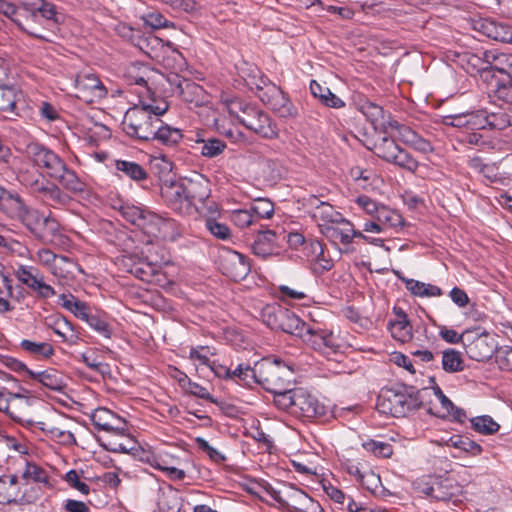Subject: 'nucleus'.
<instances>
[{
  "instance_id": "obj_64",
  "label": "nucleus",
  "mask_w": 512,
  "mask_h": 512,
  "mask_svg": "<svg viewBox=\"0 0 512 512\" xmlns=\"http://www.w3.org/2000/svg\"><path fill=\"white\" fill-rule=\"evenodd\" d=\"M54 333L61 337L63 342H67L71 345L76 344L79 339L71 322H69L65 317L60 320V324L58 325V328L55 329Z\"/></svg>"
},
{
  "instance_id": "obj_7",
  "label": "nucleus",
  "mask_w": 512,
  "mask_h": 512,
  "mask_svg": "<svg viewBox=\"0 0 512 512\" xmlns=\"http://www.w3.org/2000/svg\"><path fill=\"white\" fill-rule=\"evenodd\" d=\"M76 97L85 103H97L107 94V89L93 73H79L75 79Z\"/></svg>"
},
{
  "instance_id": "obj_50",
  "label": "nucleus",
  "mask_w": 512,
  "mask_h": 512,
  "mask_svg": "<svg viewBox=\"0 0 512 512\" xmlns=\"http://www.w3.org/2000/svg\"><path fill=\"white\" fill-rule=\"evenodd\" d=\"M468 166L491 181L498 179V169L496 165L494 163H485L483 159L478 156L470 158Z\"/></svg>"
},
{
  "instance_id": "obj_36",
  "label": "nucleus",
  "mask_w": 512,
  "mask_h": 512,
  "mask_svg": "<svg viewBox=\"0 0 512 512\" xmlns=\"http://www.w3.org/2000/svg\"><path fill=\"white\" fill-rule=\"evenodd\" d=\"M327 239L337 243L340 242L344 245L350 244V235H352V223L346 218L342 217L339 224L326 227L321 232Z\"/></svg>"
},
{
  "instance_id": "obj_43",
  "label": "nucleus",
  "mask_w": 512,
  "mask_h": 512,
  "mask_svg": "<svg viewBox=\"0 0 512 512\" xmlns=\"http://www.w3.org/2000/svg\"><path fill=\"white\" fill-rule=\"evenodd\" d=\"M62 300V306L72 312L77 318L87 321L89 316L91 315L90 307L80 300H78L76 297H74L72 294L65 295L62 294L60 296Z\"/></svg>"
},
{
  "instance_id": "obj_58",
  "label": "nucleus",
  "mask_w": 512,
  "mask_h": 512,
  "mask_svg": "<svg viewBox=\"0 0 512 512\" xmlns=\"http://www.w3.org/2000/svg\"><path fill=\"white\" fill-rule=\"evenodd\" d=\"M222 102L226 106L229 114L235 116L240 123L241 116L248 112V108L253 107V105L245 103L237 97H223Z\"/></svg>"
},
{
  "instance_id": "obj_3",
  "label": "nucleus",
  "mask_w": 512,
  "mask_h": 512,
  "mask_svg": "<svg viewBox=\"0 0 512 512\" xmlns=\"http://www.w3.org/2000/svg\"><path fill=\"white\" fill-rule=\"evenodd\" d=\"M293 370L281 360L263 359L252 371V377L266 391L279 393L293 384Z\"/></svg>"
},
{
  "instance_id": "obj_48",
  "label": "nucleus",
  "mask_w": 512,
  "mask_h": 512,
  "mask_svg": "<svg viewBox=\"0 0 512 512\" xmlns=\"http://www.w3.org/2000/svg\"><path fill=\"white\" fill-rule=\"evenodd\" d=\"M480 130H468L462 131L460 135V140L463 143L481 148V149H491L494 148L495 143L493 140L488 139Z\"/></svg>"
},
{
  "instance_id": "obj_8",
  "label": "nucleus",
  "mask_w": 512,
  "mask_h": 512,
  "mask_svg": "<svg viewBox=\"0 0 512 512\" xmlns=\"http://www.w3.org/2000/svg\"><path fill=\"white\" fill-rule=\"evenodd\" d=\"M153 76V70L149 66L133 63L130 67V95L135 94L137 101H153L154 92L151 88L150 81Z\"/></svg>"
},
{
  "instance_id": "obj_61",
  "label": "nucleus",
  "mask_w": 512,
  "mask_h": 512,
  "mask_svg": "<svg viewBox=\"0 0 512 512\" xmlns=\"http://www.w3.org/2000/svg\"><path fill=\"white\" fill-rule=\"evenodd\" d=\"M246 82L251 87V89L256 90L258 97L260 92L265 91V87H268V85H274V83H271L270 80L257 68L251 70V73L249 74L248 79H246Z\"/></svg>"
},
{
  "instance_id": "obj_53",
  "label": "nucleus",
  "mask_w": 512,
  "mask_h": 512,
  "mask_svg": "<svg viewBox=\"0 0 512 512\" xmlns=\"http://www.w3.org/2000/svg\"><path fill=\"white\" fill-rule=\"evenodd\" d=\"M274 394V403L275 405L284 411H288L289 413H294L295 406V397H296V389L288 387L285 391H280L279 393Z\"/></svg>"
},
{
  "instance_id": "obj_1",
  "label": "nucleus",
  "mask_w": 512,
  "mask_h": 512,
  "mask_svg": "<svg viewBox=\"0 0 512 512\" xmlns=\"http://www.w3.org/2000/svg\"><path fill=\"white\" fill-rule=\"evenodd\" d=\"M422 401L414 387L397 385L381 389L376 402L378 412L400 418L419 409Z\"/></svg>"
},
{
  "instance_id": "obj_31",
  "label": "nucleus",
  "mask_w": 512,
  "mask_h": 512,
  "mask_svg": "<svg viewBox=\"0 0 512 512\" xmlns=\"http://www.w3.org/2000/svg\"><path fill=\"white\" fill-rule=\"evenodd\" d=\"M307 328V324L302 321L294 312L284 308L275 330H281L285 333L302 338Z\"/></svg>"
},
{
  "instance_id": "obj_49",
  "label": "nucleus",
  "mask_w": 512,
  "mask_h": 512,
  "mask_svg": "<svg viewBox=\"0 0 512 512\" xmlns=\"http://www.w3.org/2000/svg\"><path fill=\"white\" fill-rule=\"evenodd\" d=\"M42 201L52 207L66 206L70 203L71 197L65 193L59 186L52 184L42 198Z\"/></svg>"
},
{
  "instance_id": "obj_46",
  "label": "nucleus",
  "mask_w": 512,
  "mask_h": 512,
  "mask_svg": "<svg viewBox=\"0 0 512 512\" xmlns=\"http://www.w3.org/2000/svg\"><path fill=\"white\" fill-rule=\"evenodd\" d=\"M461 352L455 349H447L442 354V368L448 373L460 372L464 369Z\"/></svg>"
},
{
  "instance_id": "obj_21",
  "label": "nucleus",
  "mask_w": 512,
  "mask_h": 512,
  "mask_svg": "<svg viewBox=\"0 0 512 512\" xmlns=\"http://www.w3.org/2000/svg\"><path fill=\"white\" fill-rule=\"evenodd\" d=\"M474 30L495 41L509 43L512 40V27L491 19H479L473 24Z\"/></svg>"
},
{
  "instance_id": "obj_30",
  "label": "nucleus",
  "mask_w": 512,
  "mask_h": 512,
  "mask_svg": "<svg viewBox=\"0 0 512 512\" xmlns=\"http://www.w3.org/2000/svg\"><path fill=\"white\" fill-rule=\"evenodd\" d=\"M135 15L139 17L145 25L153 29L174 27L173 22L167 20L160 12L153 9H143V5L139 0L133 4Z\"/></svg>"
},
{
  "instance_id": "obj_16",
  "label": "nucleus",
  "mask_w": 512,
  "mask_h": 512,
  "mask_svg": "<svg viewBox=\"0 0 512 512\" xmlns=\"http://www.w3.org/2000/svg\"><path fill=\"white\" fill-rule=\"evenodd\" d=\"M294 415L303 418H315L323 416L326 413V408L319 400L304 390L303 388H296Z\"/></svg>"
},
{
  "instance_id": "obj_18",
  "label": "nucleus",
  "mask_w": 512,
  "mask_h": 512,
  "mask_svg": "<svg viewBox=\"0 0 512 512\" xmlns=\"http://www.w3.org/2000/svg\"><path fill=\"white\" fill-rule=\"evenodd\" d=\"M171 85L175 86L176 92L187 102L199 106L204 101V90L195 82L173 74L168 77Z\"/></svg>"
},
{
  "instance_id": "obj_56",
  "label": "nucleus",
  "mask_w": 512,
  "mask_h": 512,
  "mask_svg": "<svg viewBox=\"0 0 512 512\" xmlns=\"http://www.w3.org/2000/svg\"><path fill=\"white\" fill-rule=\"evenodd\" d=\"M283 310L284 307L278 304H267L261 309L260 316L268 327L275 330Z\"/></svg>"
},
{
  "instance_id": "obj_11",
  "label": "nucleus",
  "mask_w": 512,
  "mask_h": 512,
  "mask_svg": "<svg viewBox=\"0 0 512 512\" xmlns=\"http://www.w3.org/2000/svg\"><path fill=\"white\" fill-rule=\"evenodd\" d=\"M9 217L18 219L35 236H40L41 228L49 219L44 217L38 210L28 207L20 197L10 207Z\"/></svg>"
},
{
  "instance_id": "obj_13",
  "label": "nucleus",
  "mask_w": 512,
  "mask_h": 512,
  "mask_svg": "<svg viewBox=\"0 0 512 512\" xmlns=\"http://www.w3.org/2000/svg\"><path fill=\"white\" fill-rule=\"evenodd\" d=\"M29 400L20 393L11 394L0 390V412L6 413L16 422H30L27 419Z\"/></svg>"
},
{
  "instance_id": "obj_38",
  "label": "nucleus",
  "mask_w": 512,
  "mask_h": 512,
  "mask_svg": "<svg viewBox=\"0 0 512 512\" xmlns=\"http://www.w3.org/2000/svg\"><path fill=\"white\" fill-rule=\"evenodd\" d=\"M310 91L315 98L327 107L340 109L345 106V102L341 98L332 93L328 87L319 84L315 80L310 83Z\"/></svg>"
},
{
  "instance_id": "obj_37",
  "label": "nucleus",
  "mask_w": 512,
  "mask_h": 512,
  "mask_svg": "<svg viewBox=\"0 0 512 512\" xmlns=\"http://www.w3.org/2000/svg\"><path fill=\"white\" fill-rule=\"evenodd\" d=\"M285 503L293 512H314L318 507V504L300 489H294Z\"/></svg>"
},
{
  "instance_id": "obj_27",
  "label": "nucleus",
  "mask_w": 512,
  "mask_h": 512,
  "mask_svg": "<svg viewBox=\"0 0 512 512\" xmlns=\"http://www.w3.org/2000/svg\"><path fill=\"white\" fill-rule=\"evenodd\" d=\"M479 130H503L507 127H511L510 116L503 111L489 112L486 109L477 110Z\"/></svg>"
},
{
  "instance_id": "obj_41",
  "label": "nucleus",
  "mask_w": 512,
  "mask_h": 512,
  "mask_svg": "<svg viewBox=\"0 0 512 512\" xmlns=\"http://www.w3.org/2000/svg\"><path fill=\"white\" fill-rule=\"evenodd\" d=\"M381 224L384 231L393 229L398 231L405 225L402 215L395 209H392L386 205L380 207V213L376 219Z\"/></svg>"
},
{
  "instance_id": "obj_10",
  "label": "nucleus",
  "mask_w": 512,
  "mask_h": 512,
  "mask_svg": "<svg viewBox=\"0 0 512 512\" xmlns=\"http://www.w3.org/2000/svg\"><path fill=\"white\" fill-rule=\"evenodd\" d=\"M301 339L313 349L325 355L336 354L341 348L339 339L333 332L326 329L313 328L309 325H307Z\"/></svg>"
},
{
  "instance_id": "obj_33",
  "label": "nucleus",
  "mask_w": 512,
  "mask_h": 512,
  "mask_svg": "<svg viewBox=\"0 0 512 512\" xmlns=\"http://www.w3.org/2000/svg\"><path fill=\"white\" fill-rule=\"evenodd\" d=\"M190 202L191 215L197 210L196 203L204 202L208 196L207 185L204 181L186 179L181 181Z\"/></svg>"
},
{
  "instance_id": "obj_40",
  "label": "nucleus",
  "mask_w": 512,
  "mask_h": 512,
  "mask_svg": "<svg viewBox=\"0 0 512 512\" xmlns=\"http://www.w3.org/2000/svg\"><path fill=\"white\" fill-rule=\"evenodd\" d=\"M130 459L150 467H155L157 460L148 445L140 443L130 435Z\"/></svg>"
},
{
  "instance_id": "obj_57",
  "label": "nucleus",
  "mask_w": 512,
  "mask_h": 512,
  "mask_svg": "<svg viewBox=\"0 0 512 512\" xmlns=\"http://www.w3.org/2000/svg\"><path fill=\"white\" fill-rule=\"evenodd\" d=\"M451 446L460 449L472 456H478L482 453V447L468 437L456 436L449 440Z\"/></svg>"
},
{
  "instance_id": "obj_34",
  "label": "nucleus",
  "mask_w": 512,
  "mask_h": 512,
  "mask_svg": "<svg viewBox=\"0 0 512 512\" xmlns=\"http://www.w3.org/2000/svg\"><path fill=\"white\" fill-rule=\"evenodd\" d=\"M157 237L164 241L174 242L185 234V227L174 219H164L159 216Z\"/></svg>"
},
{
  "instance_id": "obj_4",
  "label": "nucleus",
  "mask_w": 512,
  "mask_h": 512,
  "mask_svg": "<svg viewBox=\"0 0 512 512\" xmlns=\"http://www.w3.org/2000/svg\"><path fill=\"white\" fill-rule=\"evenodd\" d=\"M159 216L143 206H130V242L135 250L154 248Z\"/></svg>"
},
{
  "instance_id": "obj_12",
  "label": "nucleus",
  "mask_w": 512,
  "mask_h": 512,
  "mask_svg": "<svg viewBox=\"0 0 512 512\" xmlns=\"http://www.w3.org/2000/svg\"><path fill=\"white\" fill-rule=\"evenodd\" d=\"M259 99L280 117L296 115V109L289 98L277 85H268L264 92L259 93Z\"/></svg>"
},
{
  "instance_id": "obj_25",
  "label": "nucleus",
  "mask_w": 512,
  "mask_h": 512,
  "mask_svg": "<svg viewBox=\"0 0 512 512\" xmlns=\"http://www.w3.org/2000/svg\"><path fill=\"white\" fill-rule=\"evenodd\" d=\"M29 9L33 17L40 14V18L48 29H55L63 21V15L58 13L56 6L47 0H34V6Z\"/></svg>"
},
{
  "instance_id": "obj_51",
  "label": "nucleus",
  "mask_w": 512,
  "mask_h": 512,
  "mask_svg": "<svg viewBox=\"0 0 512 512\" xmlns=\"http://www.w3.org/2000/svg\"><path fill=\"white\" fill-rule=\"evenodd\" d=\"M470 422L473 430L483 435L495 434L500 429V425L488 415L474 417Z\"/></svg>"
},
{
  "instance_id": "obj_45",
  "label": "nucleus",
  "mask_w": 512,
  "mask_h": 512,
  "mask_svg": "<svg viewBox=\"0 0 512 512\" xmlns=\"http://www.w3.org/2000/svg\"><path fill=\"white\" fill-rule=\"evenodd\" d=\"M406 288L419 297H438L443 294L441 288L436 285L410 279L406 282Z\"/></svg>"
},
{
  "instance_id": "obj_23",
  "label": "nucleus",
  "mask_w": 512,
  "mask_h": 512,
  "mask_svg": "<svg viewBox=\"0 0 512 512\" xmlns=\"http://www.w3.org/2000/svg\"><path fill=\"white\" fill-rule=\"evenodd\" d=\"M390 126L398 131L400 140L412 149L423 154L431 153L433 151V146L430 141L424 139L409 126L400 124L397 121L390 122Z\"/></svg>"
},
{
  "instance_id": "obj_14",
  "label": "nucleus",
  "mask_w": 512,
  "mask_h": 512,
  "mask_svg": "<svg viewBox=\"0 0 512 512\" xmlns=\"http://www.w3.org/2000/svg\"><path fill=\"white\" fill-rule=\"evenodd\" d=\"M161 194L167 205L180 215H191L190 202L181 181L165 183Z\"/></svg>"
},
{
  "instance_id": "obj_22",
  "label": "nucleus",
  "mask_w": 512,
  "mask_h": 512,
  "mask_svg": "<svg viewBox=\"0 0 512 512\" xmlns=\"http://www.w3.org/2000/svg\"><path fill=\"white\" fill-rule=\"evenodd\" d=\"M484 61L488 67V75L497 72L512 80V53L490 49L484 51Z\"/></svg>"
},
{
  "instance_id": "obj_47",
  "label": "nucleus",
  "mask_w": 512,
  "mask_h": 512,
  "mask_svg": "<svg viewBox=\"0 0 512 512\" xmlns=\"http://www.w3.org/2000/svg\"><path fill=\"white\" fill-rule=\"evenodd\" d=\"M399 147L392 138L383 136L374 143V153L383 160L390 162Z\"/></svg>"
},
{
  "instance_id": "obj_54",
  "label": "nucleus",
  "mask_w": 512,
  "mask_h": 512,
  "mask_svg": "<svg viewBox=\"0 0 512 512\" xmlns=\"http://www.w3.org/2000/svg\"><path fill=\"white\" fill-rule=\"evenodd\" d=\"M389 163H392L412 173L416 172L419 167L418 161L401 147L397 149V152L394 154L393 159H391Z\"/></svg>"
},
{
  "instance_id": "obj_35",
  "label": "nucleus",
  "mask_w": 512,
  "mask_h": 512,
  "mask_svg": "<svg viewBox=\"0 0 512 512\" xmlns=\"http://www.w3.org/2000/svg\"><path fill=\"white\" fill-rule=\"evenodd\" d=\"M443 123L447 126L462 128L464 131L479 130L478 112L451 114L443 117Z\"/></svg>"
},
{
  "instance_id": "obj_60",
  "label": "nucleus",
  "mask_w": 512,
  "mask_h": 512,
  "mask_svg": "<svg viewBox=\"0 0 512 512\" xmlns=\"http://www.w3.org/2000/svg\"><path fill=\"white\" fill-rule=\"evenodd\" d=\"M158 508L160 512H178L179 503L176 493L173 490L162 492L158 497Z\"/></svg>"
},
{
  "instance_id": "obj_52",
  "label": "nucleus",
  "mask_w": 512,
  "mask_h": 512,
  "mask_svg": "<svg viewBox=\"0 0 512 512\" xmlns=\"http://www.w3.org/2000/svg\"><path fill=\"white\" fill-rule=\"evenodd\" d=\"M196 143L201 144L200 153L207 158L217 157L226 148V143L218 138L197 139Z\"/></svg>"
},
{
  "instance_id": "obj_63",
  "label": "nucleus",
  "mask_w": 512,
  "mask_h": 512,
  "mask_svg": "<svg viewBox=\"0 0 512 512\" xmlns=\"http://www.w3.org/2000/svg\"><path fill=\"white\" fill-rule=\"evenodd\" d=\"M365 450L373 453L375 456L388 458L393 453V447L391 444L383 441L369 440L363 443Z\"/></svg>"
},
{
  "instance_id": "obj_44",
  "label": "nucleus",
  "mask_w": 512,
  "mask_h": 512,
  "mask_svg": "<svg viewBox=\"0 0 512 512\" xmlns=\"http://www.w3.org/2000/svg\"><path fill=\"white\" fill-rule=\"evenodd\" d=\"M19 347L26 353L38 357L48 359L54 354L53 346L48 342H35L23 339Z\"/></svg>"
},
{
  "instance_id": "obj_62",
  "label": "nucleus",
  "mask_w": 512,
  "mask_h": 512,
  "mask_svg": "<svg viewBox=\"0 0 512 512\" xmlns=\"http://www.w3.org/2000/svg\"><path fill=\"white\" fill-rule=\"evenodd\" d=\"M355 203L364 210L367 215L371 216L375 220L380 213V207L384 206V204L376 202L367 195L358 196Z\"/></svg>"
},
{
  "instance_id": "obj_29",
  "label": "nucleus",
  "mask_w": 512,
  "mask_h": 512,
  "mask_svg": "<svg viewBox=\"0 0 512 512\" xmlns=\"http://www.w3.org/2000/svg\"><path fill=\"white\" fill-rule=\"evenodd\" d=\"M453 61L460 65L467 73H480L482 77L488 76V67H486V62L484 61V53L482 56L471 52L455 53Z\"/></svg>"
},
{
  "instance_id": "obj_9",
  "label": "nucleus",
  "mask_w": 512,
  "mask_h": 512,
  "mask_svg": "<svg viewBox=\"0 0 512 512\" xmlns=\"http://www.w3.org/2000/svg\"><path fill=\"white\" fill-rule=\"evenodd\" d=\"M306 205L310 209V215L320 229L324 231L326 227L339 224L343 215L338 212L333 205L320 200L315 195H310L306 199Z\"/></svg>"
},
{
  "instance_id": "obj_2",
  "label": "nucleus",
  "mask_w": 512,
  "mask_h": 512,
  "mask_svg": "<svg viewBox=\"0 0 512 512\" xmlns=\"http://www.w3.org/2000/svg\"><path fill=\"white\" fill-rule=\"evenodd\" d=\"M155 103V100L130 101V128L140 140L148 141L153 138L156 125L161 123L159 116L168 110L166 102Z\"/></svg>"
},
{
  "instance_id": "obj_32",
  "label": "nucleus",
  "mask_w": 512,
  "mask_h": 512,
  "mask_svg": "<svg viewBox=\"0 0 512 512\" xmlns=\"http://www.w3.org/2000/svg\"><path fill=\"white\" fill-rule=\"evenodd\" d=\"M396 320L390 321L388 328L394 339L405 343L412 338V326L407 319V315L400 308H394Z\"/></svg>"
},
{
  "instance_id": "obj_59",
  "label": "nucleus",
  "mask_w": 512,
  "mask_h": 512,
  "mask_svg": "<svg viewBox=\"0 0 512 512\" xmlns=\"http://www.w3.org/2000/svg\"><path fill=\"white\" fill-rule=\"evenodd\" d=\"M15 24L22 31H24L25 33H27L28 35H30L34 38L45 40V41L49 40L46 35L41 33V29L39 28V26L35 25V23L30 19V17H28V15H24L22 13V16L16 17Z\"/></svg>"
},
{
  "instance_id": "obj_19",
  "label": "nucleus",
  "mask_w": 512,
  "mask_h": 512,
  "mask_svg": "<svg viewBox=\"0 0 512 512\" xmlns=\"http://www.w3.org/2000/svg\"><path fill=\"white\" fill-rule=\"evenodd\" d=\"M280 237L281 235H277L270 229L259 231L251 244L252 253L263 259L277 255L280 249Z\"/></svg>"
},
{
  "instance_id": "obj_28",
  "label": "nucleus",
  "mask_w": 512,
  "mask_h": 512,
  "mask_svg": "<svg viewBox=\"0 0 512 512\" xmlns=\"http://www.w3.org/2000/svg\"><path fill=\"white\" fill-rule=\"evenodd\" d=\"M250 263L246 256L239 252H232L226 259L225 273L234 281L243 280L250 272Z\"/></svg>"
},
{
  "instance_id": "obj_5",
  "label": "nucleus",
  "mask_w": 512,
  "mask_h": 512,
  "mask_svg": "<svg viewBox=\"0 0 512 512\" xmlns=\"http://www.w3.org/2000/svg\"><path fill=\"white\" fill-rule=\"evenodd\" d=\"M154 248H139L130 246V275L145 283L159 281V268Z\"/></svg>"
},
{
  "instance_id": "obj_39",
  "label": "nucleus",
  "mask_w": 512,
  "mask_h": 512,
  "mask_svg": "<svg viewBox=\"0 0 512 512\" xmlns=\"http://www.w3.org/2000/svg\"><path fill=\"white\" fill-rule=\"evenodd\" d=\"M77 271H81L80 266L72 259L67 256L61 255L56 260V263H53L51 273L63 280H70L75 278V273Z\"/></svg>"
},
{
  "instance_id": "obj_26",
  "label": "nucleus",
  "mask_w": 512,
  "mask_h": 512,
  "mask_svg": "<svg viewBox=\"0 0 512 512\" xmlns=\"http://www.w3.org/2000/svg\"><path fill=\"white\" fill-rule=\"evenodd\" d=\"M57 180L64 189L78 195L86 191V183L82 181L76 172L69 168L65 162L60 166L59 172L52 177Z\"/></svg>"
},
{
  "instance_id": "obj_15",
  "label": "nucleus",
  "mask_w": 512,
  "mask_h": 512,
  "mask_svg": "<svg viewBox=\"0 0 512 512\" xmlns=\"http://www.w3.org/2000/svg\"><path fill=\"white\" fill-rule=\"evenodd\" d=\"M27 112L28 107L25 105L22 92L13 86L0 85V113L24 117Z\"/></svg>"
},
{
  "instance_id": "obj_55",
  "label": "nucleus",
  "mask_w": 512,
  "mask_h": 512,
  "mask_svg": "<svg viewBox=\"0 0 512 512\" xmlns=\"http://www.w3.org/2000/svg\"><path fill=\"white\" fill-rule=\"evenodd\" d=\"M250 210L256 221L258 219H269L274 214V204L269 199L259 198L254 200Z\"/></svg>"
},
{
  "instance_id": "obj_6",
  "label": "nucleus",
  "mask_w": 512,
  "mask_h": 512,
  "mask_svg": "<svg viewBox=\"0 0 512 512\" xmlns=\"http://www.w3.org/2000/svg\"><path fill=\"white\" fill-rule=\"evenodd\" d=\"M248 112L241 116V124L257 135L274 139L278 137V129L275 123L270 119L268 114L254 106L248 108Z\"/></svg>"
},
{
  "instance_id": "obj_24",
  "label": "nucleus",
  "mask_w": 512,
  "mask_h": 512,
  "mask_svg": "<svg viewBox=\"0 0 512 512\" xmlns=\"http://www.w3.org/2000/svg\"><path fill=\"white\" fill-rule=\"evenodd\" d=\"M29 379L52 391L60 392L67 386L66 376L54 368L43 371H29Z\"/></svg>"
},
{
  "instance_id": "obj_20",
  "label": "nucleus",
  "mask_w": 512,
  "mask_h": 512,
  "mask_svg": "<svg viewBox=\"0 0 512 512\" xmlns=\"http://www.w3.org/2000/svg\"><path fill=\"white\" fill-rule=\"evenodd\" d=\"M463 344L467 355L478 362L489 359L495 351L492 339L487 333L477 335L472 340L466 337Z\"/></svg>"
},
{
  "instance_id": "obj_17",
  "label": "nucleus",
  "mask_w": 512,
  "mask_h": 512,
  "mask_svg": "<svg viewBox=\"0 0 512 512\" xmlns=\"http://www.w3.org/2000/svg\"><path fill=\"white\" fill-rule=\"evenodd\" d=\"M28 153L33 162L47 171L49 177H53L55 173L59 172L63 160L52 150L46 148L38 143H32L28 146Z\"/></svg>"
},
{
  "instance_id": "obj_42",
  "label": "nucleus",
  "mask_w": 512,
  "mask_h": 512,
  "mask_svg": "<svg viewBox=\"0 0 512 512\" xmlns=\"http://www.w3.org/2000/svg\"><path fill=\"white\" fill-rule=\"evenodd\" d=\"M159 124L160 126L155 128L151 140L156 139L166 146L177 145L183 137L181 130L164 125L162 122Z\"/></svg>"
}]
</instances>
